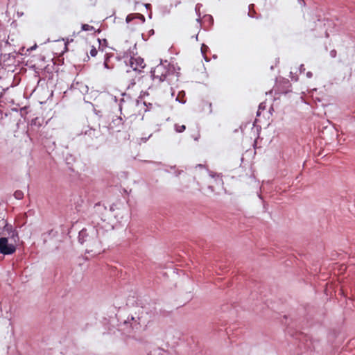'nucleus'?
Segmentation results:
<instances>
[{
    "label": "nucleus",
    "mask_w": 355,
    "mask_h": 355,
    "mask_svg": "<svg viewBox=\"0 0 355 355\" xmlns=\"http://www.w3.org/2000/svg\"><path fill=\"white\" fill-rule=\"evenodd\" d=\"M203 47H206L207 48V46H205V45H202V48H201V51H202V54H205V51H203Z\"/></svg>",
    "instance_id": "obj_34"
},
{
    "label": "nucleus",
    "mask_w": 355,
    "mask_h": 355,
    "mask_svg": "<svg viewBox=\"0 0 355 355\" xmlns=\"http://www.w3.org/2000/svg\"><path fill=\"white\" fill-rule=\"evenodd\" d=\"M97 53H98V51L96 50V49L95 47L93 46L89 51L90 55L92 57H95L97 55Z\"/></svg>",
    "instance_id": "obj_22"
},
{
    "label": "nucleus",
    "mask_w": 355,
    "mask_h": 355,
    "mask_svg": "<svg viewBox=\"0 0 355 355\" xmlns=\"http://www.w3.org/2000/svg\"><path fill=\"white\" fill-rule=\"evenodd\" d=\"M175 68L173 64L167 60L162 61L150 71V76L153 80L156 81L157 84L164 82L167 76L173 73Z\"/></svg>",
    "instance_id": "obj_3"
},
{
    "label": "nucleus",
    "mask_w": 355,
    "mask_h": 355,
    "mask_svg": "<svg viewBox=\"0 0 355 355\" xmlns=\"http://www.w3.org/2000/svg\"><path fill=\"white\" fill-rule=\"evenodd\" d=\"M80 135L82 136V141L88 147L97 148L105 141V138L101 134L100 128H89Z\"/></svg>",
    "instance_id": "obj_4"
},
{
    "label": "nucleus",
    "mask_w": 355,
    "mask_h": 355,
    "mask_svg": "<svg viewBox=\"0 0 355 355\" xmlns=\"http://www.w3.org/2000/svg\"><path fill=\"white\" fill-rule=\"evenodd\" d=\"M147 312H117L116 317L122 331L137 330L146 322Z\"/></svg>",
    "instance_id": "obj_2"
},
{
    "label": "nucleus",
    "mask_w": 355,
    "mask_h": 355,
    "mask_svg": "<svg viewBox=\"0 0 355 355\" xmlns=\"http://www.w3.org/2000/svg\"><path fill=\"white\" fill-rule=\"evenodd\" d=\"M291 83L288 79L282 78L275 84L272 92L275 94H286L291 92Z\"/></svg>",
    "instance_id": "obj_8"
},
{
    "label": "nucleus",
    "mask_w": 355,
    "mask_h": 355,
    "mask_svg": "<svg viewBox=\"0 0 355 355\" xmlns=\"http://www.w3.org/2000/svg\"><path fill=\"white\" fill-rule=\"evenodd\" d=\"M306 77H307V78H312V76H313V73H312V72H311V71H308V72L306 73Z\"/></svg>",
    "instance_id": "obj_29"
},
{
    "label": "nucleus",
    "mask_w": 355,
    "mask_h": 355,
    "mask_svg": "<svg viewBox=\"0 0 355 355\" xmlns=\"http://www.w3.org/2000/svg\"><path fill=\"white\" fill-rule=\"evenodd\" d=\"M78 242L85 247L87 253L99 254L102 250L101 241L98 238V230L95 226L83 228L79 232Z\"/></svg>",
    "instance_id": "obj_1"
},
{
    "label": "nucleus",
    "mask_w": 355,
    "mask_h": 355,
    "mask_svg": "<svg viewBox=\"0 0 355 355\" xmlns=\"http://www.w3.org/2000/svg\"><path fill=\"white\" fill-rule=\"evenodd\" d=\"M198 166L200 167V168H203L204 167V165L202 164H198Z\"/></svg>",
    "instance_id": "obj_36"
},
{
    "label": "nucleus",
    "mask_w": 355,
    "mask_h": 355,
    "mask_svg": "<svg viewBox=\"0 0 355 355\" xmlns=\"http://www.w3.org/2000/svg\"><path fill=\"white\" fill-rule=\"evenodd\" d=\"M36 48H37V44H35V45H33V46H31V47H30V48L27 49L26 51H27V52H30V51H33V50H35Z\"/></svg>",
    "instance_id": "obj_28"
},
{
    "label": "nucleus",
    "mask_w": 355,
    "mask_h": 355,
    "mask_svg": "<svg viewBox=\"0 0 355 355\" xmlns=\"http://www.w3.org/2000/svg\"><path fill=\"white\" fill-rule=\"evenodd\" d=\"M123 125V120L121 116H116L115 119H112L110 126L112 128H119L117 131H120V128H121Z\"/></svg>",
    "instance_id": "obj_12"
},
{
    "label": "nucleus",
    "mask_w": 355,
    "mask_h": 355,
    "mask_svg": "<svg viewBox=\"0 0 355 355\" xmlns=\"http://www.w3.org/2000/svg\"><path fill=\"white\" fill-rule=\"evenodd\" d=\"M306 69L304 67V65L303 64H302L300 66V68H299V71L301 73H304Z\"/></svg>",
    "instance_id": "obj_27"
},
{
    "label": "nucleus",
    "mask_w": 355,
    "mask_h": 355,
    "mask_svg": "<svg viewBox=\"0 0 355 355\" xmlns=\"http://www.w3.org/2000/svg\"><path fill=\"white\" fill-rule=\"evenodd\" d=\"M208 189L211 190V191L214 192V188L213 186H209L208 187Z\"/></svg>",
    "instance_id": "obj_32"
},
{
    "label": "nucleus",
    "mask_w": 355,
    "mask_h": 355,
    "mask_svg": "<svg viewBox=\"0 0 355 355\" xmlns=\"http://www.w3.org/2000/svg\"><path fill=\"white\" fill-rule=\"evenodd\" d=\"M8 89V87H7L6 89H3L1 85H0V99L3 98V92L6 90Z\"/></svg>",
    "instance_id": "obj_25"
},
{
    "label": "nucleus",
    "mask_w": 355,
    "mask_h": 355,
    "mask_svg": "<svg viewBox=\"0 0 355 355\" xmlns=\"http://www.w3.org/2000/svg\"><path fill=\"white\" fill-rule=\"evenodd\" d=\"M134 19V17H133V15L132 14H130V15H128L127 17H126V22L127 23H129L130 22L132 19Z\"/></svg>",
    "instance_id": "obj_24"
},
{
    "label": "nucleus",
    "mask_w": 355,
    "mask_h": 355,
    "mask_svg": "<svg viewBox=\"0 0 355 355\" xmlns=\"http://www.w3.org/2000/svg\"><path fill=\"white\" fill-rule=\"evenodd\" d=\"M123 101H124V99H123V98H121V99L120 104H119V109H120V110H121H121H122L121 103H122V102H123Z\"/></svg>",
    "instance_id": "obj_31"
},
{
    "label": "nucleus",
    "mask_w": 355,
    "mask_h": 355,
    "mask_svg": "<svg viewBox=\"0 0 355 355\" xmlns=\"http://www.w3.org/2000/svg\"><path fill=\"white\" fill-rule=\"evenodd\" d=\"M259 109H263V107H261V105H260L259 106Z\"/></svg>",
    "instance_id": "obj_38"
},
{
    "label": "nucleus",
    "mask_w": 355,
    "mask_h": 355,
    "mask_svg": "<svg viewBox=\"0 0 355 355\" xmlns=\"http://www.w3.org/2000/svg\"><path fill=\"white\" fill-rule=\"evenodd\" d=\"M204 19L206 21L207 20L210 24H213L214 22V19L212 17V16L209 15H206L204 16Z\"/></svg>",
    "instance_id": "obj_21"
},
{
    "label": "nucleus",
    "mask_w": 355,
    "mask_h": 355,
    "mask_svg": "<svg viewBox=\"0 0 355 355\" xmlns=\"http://www.w3.org/2000/svg\"><path fill=\"white\" fill-rule=\"evenodd\" d=\"M248 17L251 18L260 19L261 17V14H257L254 10V4H250L248 6Z\"/></svg>",
    "instance_id": "obj_14"
},
{
    "label": "nucleus",
    "mask_w": 355,
    "mask_h": 355,
    "mask_svg": "<svg viewBox=\"0 0 355 355\" xmlns=\"http://www.w3.org/2000/svg\"><path fill=\"white\" fill-rule=\"evenodd\" d=\"M130 57L129 60V65L134 70L141 72V69H144L146 66L144 63V60L141 57H132L130 55V53L128 51H125L123 55V58H128Z\"/></svg>",
    "instance_id": "obj_7"
},
{
    "label": "nucleus",
    "mask_w": 355,
    "mask_h": 355,
    "mask_svg": "<svg viewBox=\"0 0 355 355\" xmlns=\"http://www.w3.org/2000/svg\"><path fill=\"white\" fill-rule=\"evenodd\" d=\"M14 196L17 200H21L24 198V193L20 190H17L14 193Z\"/></svg>",
    "instance_id": "obj_19"
},
{
    "label": "nucleus",
    "mask_w": 355,
    "mask_h": 355,
    "mask_svg": "<svg viewBox=\"0 0 355 355\" xmlns=\"http://www.w3.org/2000/svg\"><path fill=\"white\" fill-rule=\"evenodd\" d=\"M3 227L2 234L4 236L10 238L12 241H19L18 232L13 228L12 225H10L4 219L0 220V227Z\"/></svg>",
    "instance_id": "obj_6"
},
{
    "label": "nucleus",
    "mask_w": 355,
    "mask_h": 355,
    "mask_svg": "<svg viewBox=\"0 0 355 355\" xmlns=\"http://www.w3.org/2000/svg\"><path fill=\"white\" fill-rule=\"evenodd\" d=\"M186 129L184 125L175 124V130L177 132H183Z\"/></svg>",
    "instance_id": "obj_18"
},
{
    "label": "nucleus",
    "mask_w": 355,
    "mask_h": 355,
    "mask_svg": "<svg viewBox=\"0 0 355 355\" xmlns=\"http://www.w3.org/2000/svg\"><path fill=\"white\" fill-rule=\"evenodd\" d=\"M17 55V53L15 51H14L13 53H1V59L3 60V62L10 61L11 64H13Z\"/></svg>",
    "instance_id": "obj_11"
},
{
    "label": "nucleus",
    "mask_w": 355,
    "mask_h": 355,
    "mask_svg": "<svg viewBox=\"0 0 355 355\" xmlns=\"http://www.w3.org/2000/svg\"><path fill=\"white\" fill-rule=\"evenodd\" d=\"M94 33H99L101 32V30L98 29L97 31L94 30Z\"/></svg>",
    "instance_id": "obj_35"
},
{
    "label": "nucleus",
    "mask_w": 355,
    "mask_h": 355,
    "mask_svg": "<svg viewBox=\"0 0 355 355\" xmlns=\"http://www.w3.org/2000/svg\"><path fill=\"white\" fill-rule=\"evenodd\" d=\"M155 33V31L153 29H150L148 31V37L146 38H145V35L144 34H142V37L144 40H147L148 39L149 37L153 35Z\"/></svg>",
    "instance_id": "obj_20"
},
{
    "label": "nucleus",
    "mask_w": 355,
    "mask_h": 355,
    "mask_svg": "<svg viewBox=\"0 0 355 355\" xmlns=\"http://www.w3.org/2000/svg\"><path fill=\"white\" fill-rule=\"evenodd\" d=\"M259 109H263V107H261V105H260L259 106Z\"/></svg>",
    "instance_id": "obj_37"
},
{
    "label": "nucleus",
    "mask_w": 355,
    "mask_h": 355,
    "mask_svg": "<svg viewBox=\"0 0 355 355\" xmlns=\"http://www.w3.org/2000/svg\"><path fill=\"white\" fill-rule=\"evenodd\" d=\"M113 53H106L104 55V67L107 69H112L114 68V64L110 63V59L113 57Z\"/></svg>",
    "instance_id": "obj_13"
},
{
    "label": "nucleus",
    "mask_w": 355,
    "mask_h": 355,
    "mask_svg": "<svg viewBox=\"0 0 355 355\" xmlns=\"http://www.w3.org/2000/svg\"><path fill=\"white\" fill-rule=\"evenodd\" d=\"M44 73L46 74L45 77L51 79L53 78V73L54 71H58L57 67L55 66L53 60H51V62L48 64L46 66L44 67Z\"/></svg>",
    "instance_id": "obj_10"
},
{
    "label": "nucleus",
    "mask_w": 355,
    "mask_h": 355,
    "mask_svg": "<svg viewBox=\"0 0 355 355\" xmlns=\"http://www.w3.org/2000/svg\"><path fill=\"white\" fill-rule=\"evenodd\" d=\"M148 6H150V4H146V8H148Z\"/></svg>",
    "instance_id": "obj_39"
},
{
    "label": "nucleus",
    "mask_w": 355,
    "mask_h": 355,
    "mask_svg": "<svg viewBox=\"0 0 355 355\" xmlns=\"http://www.w3.org/2000/svg\"><path fill=\"white\" fill-rule=\"evenodd\" d=\"M81 30L84 31H94L95 28L92 26L84 24H82Z\"/></svg>",
    "instance_id": "obj_17"
},
{
    "label": "nucleus",
    "mask_w": 355,
    "mask_h": 355,
    "mask_svg": "<svg viewBox=\"0 0 355 355\" xmlns=\"http://www.w3.org/2000/svg\"><path fill=\"white\" fill-rule=\"evenodd\" d=\"M298 1L300 2V4L304 6L305 5V1L304 0H298Z\"/></svg>",
    "instance_id": "obj_33"
},
{
    "label": "nucleus",
    "mask_w": 355,
    "mask_h": 355,
    "mask_svg": "<svg viewBox=\"0 0 355 355\" xmlns=\"http://www.w3.org/2000/svg\"><path fill=\"white\" fill-rule=\"evenodd\" d=\"M98 41L100 45H104L105 46L107 45V41L106 39H103L102 40L100 39H98Z\"/></svg>",
    "instance_id": "obj_23"
},
{
    "label": "nucleus",
    "mask_w": 355,
    "mask_h": 355,
    "mask_svg": "<svg viewBox=\"0 0 355 355\" xmlns=\"http://www.w3.org/2000/svg\"><path fill=\"white\" fill-rule=\"evenodd\" d=\"M18 241H12L10 238L2 236L0 238V254L3 255H11L17 249Z\"/></svg>",
    "instance_id": "obj_5"
},
{
    "label": "nucleus",
    "mask_w": 355,
    "mask_h": 355,
    "mask_svg": "<svg viewBox=\"0 0 355 355\" xmlns=\"http://www.w3.org/2000/svg\"><path fill=\"white\" fill-rule=\"evenodd\" d=\"M42 121H43L42 119H41L38 117H36V118L32 119L31 123V128H33L34 127L40 128L42 125Z\"/></svg>",
    "instance_id": "obj_15"
},
{
    "label": "nucleus",
    "mask_w": 355,
    "mask_h": 355,
    "mask_svg": "<svg viewBox=\"0 0 355 355\" xmlns=\"http://www.w3.org/2000/svg\"><path fill=\"white\" fill-rule=\"evenodd\" d=\"M150 355H171L168 352L163 349H156Z\"/></svg>",
    "instance_id": "obj_16"
},
{
    "label": "nucleus",
    "mask_w": 355,
    "mask_h": 355,
    "mask_svg": "<svg viewBox=\"0 0 355 355\" xmlns=\"http://www.w3.org/2000/svg\"><path fill=\"white\" fill-rule=\"evenodd\" d=\"M69 89L74 92H78L83 95L87 94L89 91V88L87 85L83 82L75 80L71 85Z\"/></svg>",
    "instance_id": "obj_9"
},
{
    "label": "nucleus",
    "mask_w": 355,
    "mask_h": 355,
    "mask_svg": "<svg viewBox=\"0 0 355 355\" xmlns=\"http://www.w3.org/2000/svg\"><path fill=\"white\" fill-rule=\"evenodd\" d=\"M337 55V51L335 49H333L330 51V56L333 58H336Z\"/></svg>",
    "instance_id": "obj_26"
},
{
    "label": "nucleus",
    "mask_w": 355,
    "mask_h": 355,
    "mask_svg": "<svg viewBox=\"0 0 355 355\" xmlns=\"http://www.w3.org/2000/svg\"><path fill=\"white\" fill-rule=\"evenodd\" d=\"M138 15H139V18L140 19H141L143 21H145V17H144V15H141V14H138Z\"/></svg>",
    "instance_id": "obj_30"
}]
</instances>
